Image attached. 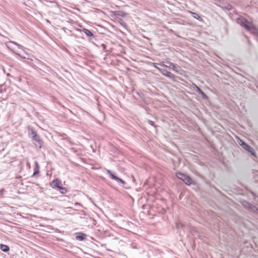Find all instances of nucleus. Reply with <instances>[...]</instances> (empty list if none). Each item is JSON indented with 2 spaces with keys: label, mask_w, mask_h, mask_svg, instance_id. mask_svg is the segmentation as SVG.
<instances>
[{
  "label": "nucleus",
  "mask_w": 258,
  "mask_h": 258,
  "mask_svg": "<svg viewBox=\"0 0 258 258\" xmlns=\"http://www.w3.org/2000/svg\"><path fill=\"white\" fill-rule=\"evenodd\" d=\"M237 22L241 26L244 27L247 30L251 31L254 33H257V30L253 25H249L247 24V20L244 18H239L237 19Z\"/></svg>",
  "instance_id": "f257e3e1"
},
{
  "label": "nucleus",
  "mask_w": 258,
  "mask_h": 258,
  "mask_svg": "<svg viewBox=\"0 0 258 258\" xmlns=\"http://www.w3.org/2000/svg\"><path fill=\"white\" fill-rule=\"evenodd\" d=\"M177 177L178 178L182 180L187 185H190L193 183V180L188 175L182 173H177Z\"/></svg>",
  "instance_id": "f03ea898"
},
{
  "label": "nucleus",
  "mask_w": 258,
  "mask_h": 258,
  "mask_svg": "<svg viewBox=\"0 0 258 258\" xmlns=\"http://www.w3.org/2000/svg\"><path fill=\"white\" fill-rule=\"evenodd\" d=\"M240 145L246 151L250 153L251 155H254V150L253 149L250 147L249 145L244 143L243 141L240 140V142L239 143Z\"/></svg>",
  "instance_id": "7ed1b4c3"
},
{
  "label": "nucleus",
  "mask_w": 258,
  "mask_h": 258,
  "mask_svg": "<svg viewBox=\"0 0 258 258\" xmlns=\"http://www.w3.org/2000/svg\"><path fill=\"white\" fill-rule=\"evenodd\" d=\"M106 172L112 179L115 180L118 183H121L123 185L125 184V182L124 181L114 175L110 170H106Z\"/></svg>",
  "instance_id": "20e7f679"
},
{
  "label": "nucleus",
  "mask_w": 258,
  "mask_h": 258,
  "mask_svg": "<svg viewBox=\"0 0 258 258\" xmlns=\"http://www.w3.org/2000/svg\"><path fill=\"white\" fill-rule=\"evenodd\" d=\"M106 172L112 179L115 180L118 183H121L123 185L125 184V182L124 181L114 175L110 170H106Z\"/></svg>",
  "instance_id": "39448f33"
},
{
  "label": "nucleus",
  "mask_w": 258,
  "mask_h": 258,
  "mask_svg": "<svg viewBox=\"0 0 258 258\" xmlns=\"http://www.w3.org/2000/svg\"><path fill=\"white\" fill-rule=\"evenodd\" d=\"M32 139L34 142H35L34 143L36 145V146H38L39 148H41L43 145V142L40 139L39 135H35V136H32Z\"/></svg>",
  "instance_id": "423d86ee"
},
{
  "label": "nucleus",
  "mask_w": 258,
  "mask_h": 258,
  "mask_svg": "<svg viewBox=\"0 0 258 258\" xmlns=\"http://www.w3.org/2000/svg\"><path fill=\"white\" fill-rule=\"evenodd\" d=\"M61 184V181L57 178L53 180L50 183V186L53 188H57V189H58L59 187L61 186L60 185Z\"/></svg>",
  "instance_id": "0eeeda50"
},
{
  "label": "nucleus",
  "mask_w": 258,
  "mask_h": 258,
  "mask_svg": "<svg viewBox=\"0 0 258 258\" xmlns=\"http://www.w3.org/2000/svg\"><path fill=\"white\" fill-rule=\"evenodd\" d=\"M158 70L164 76L170 78L174 79L175 76L166 70L158 69Z\"/></svg>",
  "instance_id": "6e6552de"
},
{
  "label": "nucleus",
  "mask_w": 258,
  "mask_h": 258,
  "mask_svg": "<svg viewBox=\"0 0 258 258\" xmlns=\"http://www.w3.org/2000/svg\"><path fill=\"white\" fill-rule=\"evenodd\" d=\"M168 64H169V66H167V68L171 69L176 73L180 74L179 71L181 70V68L180 67H176L175 64L172 62H168Z\"/></svg>",
  "instance_id": "1a4fd4ad"
},
{
  "label": "nucleus",
  "mask_w": 258,
  "mask_h": 258,
  "mask_svg": "<svg viewBox=\"0 0 258 258\" xmlns=\"http://www.w3.org/2000/svg\"><path fill=\"white\" fill-rule=\"evenodd\" d=\"M194 86L196 91L202 96L204 99H207L208 97L206 94L199 87L196 85H194Z\"/></svg>",
  "instance_id": "9d476101"
},
{
  "label": "nucleus",
  "mask_w": 258,
  "mask_h": 258,
  "mask_svg": "<svg viewBox=\"0 0 258 258\" xmlns=\"http://www.w3.org/2000/svg\"><path fill=\"white\" fill-rule=\"evenodd\" d=\"M188 13H190L192 15V17L194 18L195 19L199 20L200 22L203 21V18L201 17H200L198 14L192 12L191 11H189Z\"/></svg>",
  "instance_id": "9b49d317"
},
{
  "label": "nucleus",
  "mask_w": 258,
  "mask_h": 258,
  "mask_svg": "<svg viewBox=\"0 0 258 258\" xmlns=\"http://www.w3.org/2000/svg\"><path fill=\"white\" fill-rule=\"evenodd\" d=\"M86 235L84 233H81L80 235H77L76 238L77 240L82 241L86 238Z\"/></svg>",
  "instance_id": "f8f14e48"
},
{
  "label": "nucleus",
  "mask_w": 258,
  "mask_h": 258,
  "mask_svg": "<svg viewBox=\"0 0 258 258\" xmlns=\"http://www.w3.org/2000/svg\"><path fill=\"white\" fill-rule=\"evenodd\" d=\"M1 249L4 252H8L9 251V247L5 244H1L0 245Z\"/></svg>",
  "instance_id": "ddd939ff"
},
{
  "label": "nucleus",
  "mask_w": 258,
  "mask_h": 258,
  "mask_svg": "<svg viewBox=\"0 0 258 258\" xmlns=\"http://www.w3.org/2000/svg\"><path fill=\"white\" fill-rule=\"evenodd\" d=\"M116 15L122 17H125L127 15V14L123 11H119L116 12Z\"/></svg>",
  "instance_id": "4468645a"
},
{
  "label": "nucleus",
  "mask_w": 258,
  "mask_h": 258,
  "mask_svg": "<svg viewBox=\"0 0 258 258\" xmlns=\"http://www.w3.org/2000/svg\"><path fill=\"white\" fill-rule=\"evenodd\" d=\"M28 130L30 131V133H29V135L31 136V137L32 136H35V135H37L36 131H35L32 128H31L30 127H28Z\"/></svg>",
  "instance_id": "2eb2a0df"
},
{
  "label": "nucleus",
  "mask_w": 258,
  "mask_h": 258,
  "mask_svg": "<svg viewBox=\"0 0 258 258\" xmlns=\"http://www.w3.org/2000/svg\"><path fill=\"white\" fill-rule=\"evenodd\" d=\"M83 32L86 34V35L88 36H93V33L89 30L87 29H84Z\"/></svg>",
  "instance_id": "dca6fc26"
},
{
  "label": "nucleus",
  "mask_w": 258,
  "mask_h": 258,
  "mask_svg": "<svg viewBox=\"0 0 258 258\" xmlns=\"http://www.w3.org/2000/svg\"><path fill=\"white\" fill-rule=\"evenodd\" d=\"M58 190H59L60 192L62 194H65L67 192L66 188L62 186H60V187H59V189Z\"/></svg>",
  "instance_id": "f3484780"
},
{
  "label": "nucleus",
  "mask_w": 258,
  "mask_h": 258,
  "mask_svg": "<svg viewBox=\"0 0 258 258\" xmlns=\"http://www.w3.org/2000/svg\"><path fill=\"white\" fill-rule=\"evenodd\" d=\"M153 66L158 70V69H160V68L159 67H158L157 65H159V66L163 67H167V66L165 65L164 64L158 63H153Z\"/></svg>",
  "instance_id": "a211bd4d"
},
{
  "label": "nucleus",
  "mask_w": 258,
  "mask_h": 258,
  "mask_svg": "<svg viewBox=\"0 0 258 258\" xmlns=\"http://www.w3.org/2000/svg\"><path fill=\"white\" fill-rule=\"evenodd\" d=\"M36 170L34 171L33 175H32V177L33 176H34L36 174H38L39 173V166H38V164L37 163V162H36Z\"/></svg>",
  "instance_id": "6ab92c4d"
},
{
  "label": "nucleus",
  "mask_w": 258,
  "mask_h": 258,
  "mask_svg": "<svg viewBox=\"0 0 258 258\" xmlns=\"http://www.w3.org/2000/svg\"><path fill=\"white\" fill-rule=\"evenodd\" d=\"M13 43H14V44L16 45L17 46H18V47H19V48H21L22 47V46L21 45H20V44H18V43H16V42H13Z\"/></svg>",
  "instance_id": "aec40b11"
},
{
  "label": "nucleus",
  "mask_w": 258,
  "mask_h": 258,
  "mask_svg": "<svg viewBox=\"0 0 258 258\" xmlns=\"http://www.w3.org/2000/svg\"><path fill=\"white\" fill-rule=\"evenodd\" d=\"M148 123L149 124L152 125H154V122L153 121H151V120H148Z\"/></svg>",
  "instance_id": "412c9836"
}]
</instances>
